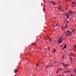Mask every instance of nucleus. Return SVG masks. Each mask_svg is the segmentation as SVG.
Here are the masks:
<instances>
[{
  "label": "nucleus",
  "mask_w": 76,
  "mask_h": 76,
  "mask_svg": "<svg viewBox=\"0 0 76 76\" xmlns=\"http://www.w3.org/2000/svg\"><path fill=\"white\" fill-rule=\"evenodd\" d=\"M66 33L68 34L67 35H72V33H71V32L70 31H69V30H68L66 31Z\"/></svg>",
  "instance_id": "obj_1"
},
{
  "label": "nucleus",
  "mask_w": 76,
  "mask_h": 76,
  "mask_svg": "<svg viewBox=\"0 0 76 76\" xmlns=\"http://www.w3.org/2000/svg\"><path fill=\"white\" fill-rule=\"evenodd\" d=\"M70 15L69 14H66V16H67V19H69V16H70Z\"/></svg>",
  "instance_id": "obj_2"
},
{
  "label": "nucleus",
  "mask_w": 76,
  "mask_h": 76,
  "mask_svg": "<svg viewBox=\"0 0 76 76\" xmlns=\"http://www.w3.org/2000/svg\"><path fill=\"white\" fill-rule=\"evenodd\" d=\"M18 69H16L14 70V72L15 73H16L18 72Z\"/></svg>",
  "instance_id": "obj_3"
},
{
  "label": "nucleus",
  "mask_w": 76,
  "mask_h": 76,
  "mask_svg": "<svg viewBox=\"0 0 76 76\" xmlns=\"http://www.w3.org/2000/svg\"><path fill=\"white\" fill-rule=\"evenodd\" d=\"M63 65L64 66H65L64 67H67L68 66L66 64H64Z\"/></svg>",
  "instance_id": "obj_4"
},
{
  "label": "nucleus",
  "mask_w": 76,
  "mask_h": 76,
  "mask_svg": "<svg viewBox=\"0 0 76 76\" xmlns=\"http://www.w3.org/2000/svg\"><path fill=\"white\" fill-rule=\"evenodd\" d=\"M65 22H66V23H69V20H65Z\"/></svg>",
  "instance_id": "obj_5"
},
{
  "label": "nucleus",
  "mask_w": 76,
  "mask_h": 76,
  "mask_svg": "<svg viewBox=\"0 0 76 76\" xmlns=\"http://www.w3.org/2000/svg\"><path fill=\"white\" fill-rule=\"evenodd\" d=\"M52 3H53L54 5H55V6L56 5V4H55V2H54L52 1Z\"/></svg>",
  "instance_id": "obj_6"
},
{
  "label": "nucleus",
  "mask_w": 76,
  "mask_h": 76,
  "mask_svg": "<svg viewBox=\"0 0 76 76\" xmlns=\"http://www.w3.org/2000/svg\"><path fill=\"white\" fill-rule=\"evenodd\" d=\"M71 14H72V12L71 11H70L69 14L70 15Z\"/></svg>",
  "instance_id": "obj_7"
},
{
  "label": "nucleus",
  "mask_w": 76,
  "mask_h": 76,
  "mask_svg": "<svg viewBox=\"0 0 76 76\" xmlns=\"http://www.w3.org/2000/svg\"><path fill=\"white\" fill-rule=\"evenodd\" d=\"M66 46H67V45H66V44H65V46L64 47V48H66Z\"/></svg>",
  "instance_id": "obj_8"
},
{
  "label": "nucleus",
  "mask_w": 76,
  "mask_h": 76,
  "mask_svg": "<svg viewBox=\"0 0 76 76\" xmlns=\"http://www.w3.org/2000/svg\"><path fill=\"white\" fill-rule=\"evenodd\" d=\"M53 53H56V49H53Z\"/></svg>",
  "instance_id": "obj_9"
},
{
  "label": "nucleus",
  "mask_w": 76,
  "mask_h": 76,
  "mask_svg": "<svg viewBox=\"0 0 76 76\" xmlns=\"http://www.w3.org/2000/svg\"><path fill=\"white\" fill-rule=\"evenodd\" d=\"M58 42L59 43H61V41H59Z\"/></svg>",
  "instance_id": "obj_10"
},
{
  "label": "nucleus",
  "mask_w": 76,
  "mask_h": 76,
  "mask_svg": "<svg viewBox=\"0 0 76 76\" xmlns=\"http://www.w3.org/2000/svg\"><path fill=\"white\" fill-rule=\"evenodd\" d=\"M71 5H72V6L73 7H74V6H75V5H73V4H71Z\"/></svg>",
  "instance_id": "obj_11"
},
{
  "label": "nucleus",
  "mask_w": 76,
  "mask_h": 76,
  "mask_svg": "<svg viewBox=\"0 0 76 76\" xmlns=\"http://www.w3.org/2000/svg\"><path fill=\"white\" fill-rule=\"evenodd\" d=\"M70 72V70L66 71L67 72Z\"/></svg>",
  "instance_id": "obj_12"
},
{
  "label": "nucleus",
  "mask_w": 76,
  "mask_h": 76,
  "mask_svg": "<svg viewBox=\"0 0 76 76\" xmlns=\"http://www.w3.org/2000/svg\"><path fill=\"white\" fill-rule=\"evenodd\" d=\"M58 9H59V10H61V8L60 7H58Z\"/></svg>",
  "instance_id": "obj_13"
},
{
  "label": "nucleus",
  "mask_w": 76,
  "mask_h": 76,
  "mask_svg": "<svg viewBox=\"0 0 76 76\" xmlns=\"http://www.w3.org/2000/svg\"><path fill=\"white\" fill-rule=\"evenodd\" d=\"M51 40H52V39L50 38V40H49V42H50V41H51Z\"/></svg>",
  "instance_id": "obj_14"
},
{
  "label": "nucleus",
  "mask_w": 76,
  "mask_h": 76,
  "mask_svg": "<svg viewBox=\"0 0 76 76\" xmlns=\"http://www.w3.org/2000/svg\"><path fill=\"white\" fill-rule=\"evenodd\" d=\"M75 2H73L72 4H75Z\"/></svg>",
  "instance_id": "obj_15"
},
{
  "label": "nucleus",
  "mask_w": 76,
  "mask_h": 76,
  "mask_svg": "<svg viewBox=\"0 0 76 76\" xmlns=\"http://www.w3.org/2000/svg\"><path fill=\"white\" fill-rule=\"evenodd\" d=\"M59 41H61V38H60L59 39Z\"/></svg>",
  "instance_id": "obj_16"
},
{
  "label": "nucleus",
  "mask_w": 76,
  "mask_h": 76,
  "mask_svg": "<svg viewBox=\"0 0 76 76\" xmlns=\"http://www.w3.org/2000/svg\"><path fill=\"white\" fill-rule=\"evenodd\" d=\"M35 43H33L32 44V45H35Z\"/></svg>",
  "instance_id": "obj_17"
},
{
  "label": "nucleus",
  "mask_w": 76,
  "mask_h": 76,
  "mask_svg": "<svg viewBox=\"0 0 76 76\" xmlns=\"http://www.w3.org/2000/svg\"><path fill=\"white\" fill-rule=\"evenodd\" d=\"M47 39V40L48 39H47V38H45V39H43V40H44V39Z\"/></svg>",
  "instance_id": "obj_18"
},
{
  "label": "nucleus",
  "mask_w": 76,
  "mask_h": 76,
  "mask_svg": "<svg viewBox=\"0 0 76 76\" xmlns=\"http://www.w3.org/2000/svg\"><path fill=\"white\" fill-rule=\"evenodd\" d=\"M63 45H61L60 46L61 47H63Z\"/></svg>",
  "instance_id": "obj_19"
},
{
  "label": "nucleus",
  "mask_w": 76,
  "mask_h": 76,
  "mask_svg": "<svg viewBox=\"0 0 76 76\" xmlns=\"http://www.w3.org/2000/svg\"><path fill=\"white\" fill-rule=\"evenodd\" d=\"M39 66V64H38V63L37 64V66Z\"/></svg>",
  "instance_id": "obj_20"
},
{
  "label": "nucleus",
  "mask_w": 76,
  "mask_h": 76,
  "mask_svg": "<svg viewBox=\"0 0 76 76\" xmlns=\"http://www.w3.org/2000/svg\"><path fill=\"white\" fill-rule=\"evenodd\" d=\"M49 67V66H48L46 67V68H47V67Z\"/></svg>",
  "instance_id": "obj_21"
},
{
  "label": "nucleus",
  "mask_w": 76,
  "mask_h": 76,
  "mask_svg": "<svg viewBox=\"0 0 76 76\" xmlns=\"http://www.w3.org/2000/svg\"><path fill=\"white\" fill-rule=\"evenodd\" d=\"M56 73H58V71H56Z\"/></svg>",
  "instance_id": "obj_22"
},
{
  "label": "nucleus",
  "mask_w": 76,
  "mask_h": 76,
  "mask_svg": "<svg viewBox=\"0 0 76 76\" xmlns=\"http://www.w3.org/2000/svg\"><path fill=\"white\" fill-rule=\"evenodd\" d=\"M60 70H62V69H61V68H60Z\"/></svg>",
  "instance_id": "obj_23"
},
{
  "label": "nucleus",
  "mask_w": 76,
  "mask_h": 76,
  "mask_svg": "<svg viewBox=\"0 0 76 76\" xmlns=\"http://www.w3.org/2000/svg\"><path fill=\"white\" fill-rule=\"evenodd\" d=\"M45 10V8H44L43 9V11Z\"/></svg>",
  "instance_id": "obj_24"
},
{
  "label": "nucleus",
  "mask_w": 76,
  "mask_h": 76,
  "mask_svg": "<svg viewBox=\"0 0 76 76\" xmlns=\"http://www.w3.org/2000/svg\"><path fill=\"white\" fill-rule=\"evenodd\" d=\"M64 58V55L63 57V58Z\"/></svg>",
  "instance_id": "obj_25"
},
{
  "label": "nucleus",
  "mask_w": 76,
  "mask_h": 76,
  "mask_svg": "<svg viewBox=\"0 0 76 76\" xmlns=\"http://www.w3.org/2000/svg\"><path fill=\"white\" fill-rule=\"evenodd\" d=\"M65 26H66L65 27H67V25H66Z\"/></svg>",
  "instance_id": "obj_26"
},
{
  "label": "nucleus",
  "mask_w": 76,
  "mask_h": 76,
  "mask_svg": "<svg viewBox=\"0 0 76 76\" xmlns=\"http://www.w3.org/2000/svg\"><path fill=\"white\" fill-rule=\"evenodd\" d=\"M67 72V71H66L65 72V73H66V72Z\"/></svg>",
  "instance_id": "obj_27"
},
{
  "label": "nucleus",
  "mask_w": 76,
  "mask_h": 76,
  "mask_svg": "<svg viewBox=\"0 0 76 76\" xmlns=\"http://www.w3.org/2000/svg\"><path fill=\"white\" fill-rule=\"evenodd\" d=\"M66 28V26H65V27H64V28Z\"/></svg>",
  "instance_id": "obj_28"
},
{
  "label": "nucleus",
  "mask_w": 76,
  "mask_h": 76,
  "mask_svg": "<svg viewBox=\"0 0 76 76\" xmlns=\"http://www.w3.org/2000/svg\"><path fill=\"white\" fill-rule=\"evenodd\" d=\"M74 31H75L74 30H73V31H72V32H73Z\"/></svg>",
  "instance_id": "obj_29"
},
{
  "label": "nucleus",
  "mask_w": 76,
  "mask_h": 76,
  "mask_svg": "<svg viewBox=\"0 0 76 76\" xmlns=\"http://www.w3.org/2000/svg\"><path fill=\"white\" fill-rule=\"evenodd\" d=\"M65 14L66 15V14H67V13L66 12H65Z\"/></svg>",
  "instance_id": "obj_30"
},
{
  "label": "nucleus",
  "mask_w": 76,
  "mask_h": 76,
  "mask_svg": "<svg viewBox=\"0 0 76 76\" xmlns=\"http://www.w3.org/2000/svg\"><path fill=\"white\" fill-rule=\"evenodd\" d=\"M48 39H50V37H48Z\"/></svg>",
  "instance_id": "obj_31"
},
{
  "label": "nucleus",
  "mask_w": 76,
  "mask_h": 76,
  "mask_svg": "<svg viewBox=\"0 0 76 76\" xmlns=\"http://www.w3.org/2000/svg\"><path fill=\"white\" fill-rule=\"evenodd\" d=\"M58 71H60V70L58 69Z\"/></svg>",
  "instance_id": "obj_32"
},
{
  "label": "nucleus",
  "mask_w": 76,
  "mask_h": 76,
  "mask_svg": "<svg viewBox=\"0 0 76 76\" xmlns=\"http://www.w3.org/2000/svg\"><path fill=\"white\" fill-rule=\"evenodd\" d=\"M44 11V12H45V11Z\"/></svg>",
  "instance_id": "obj_33"
},
{
  "label": "nucleus",
  "mask_w": 76,
  "mask_h": 76,
  "mask_svg": "<svg viewBox=\"0 0 76 76\" xmlns=\"http://www.w3.org/2000/svg\"><path fill=\"white\" fill-rule=\"evenodd\" d=\"M64 48H64L62 49V50H63V49H64Z\"/></svg>",
  "instance_id": "obj_34"
},
{
  "label": "nucleus",
  "mask_w": 76,
  "mask_h": 76,
  "mask_svg": "<svg viewBox=\"0 0 76 76\" xmlns=\"http://www.w3.org/2000/svg\"><path fill=\"white\" fill-rule=\"evenodd\" d=\"M43 7L44 8V7H45V6H43Z\"/></svg>",
  "instance_id": "obj_35"
},
{
  "label": "nucleus",
  "mask_w": 76,
  "mask_h": 76,
  "mask_svg": "<svg viewBox=\"0 0 76 76\" xmlns=\"http://www.w3.org/2000/svg\"><path fill=\"white\" fill-rule=\"evenodd\" d=\"M47 38H48V37H47Z\"/></svg>",
  "instance_id": "obj_36"
},
{
  "label": "nucleus",
  "mask_w": 76,
  "mask_h": 76,
  "mask_svg": "<svg viewBox=\"0 0 76 76\" xmlns=\"http://www.w3.org/2000/svg\"><path fill=\"white\" fill-rule=\"evenodd\" d=\"M52 65H53V64H52L51 65H50V66H52Z\"/></svg>",
  "instance_id": "obj_37"
},
{
  "label": "nucleus",
  "mask_w": 76,
  "mask_h": 76,
  "mask_svg": "<svg viewBox=\"0 0 76 76\" xmlns=\"http://www.w3.org/2000/svg\"><path fill=\"white\" fill-rule=\"evenodd\" d=\"M56 61H55V63H56Z\"/></svg>",
  "instance_id": "obj_38"
},
{
  "label": "nucleus",
  "mask_w": 76,
  "mask_h": 76,
  "mask_svg": "<svg viewBox=\"0 0 76 76\" xmlns=\"http://www.w3.org/2000/svg\"><path fill=\"white\" fill-rule=\"evenodd\" d=\"M43 1H45V0H43Z\"/></svg>",
  "instance_id": "obj_39"
},
{
  "label": "nucleus",
  "mask_w": 76,
  "mask_h": 76,
  "mask_svg": "<svg viewBox=\"0 0 76 76\" xmlns=\"http://www.w3.org/2000/svg\"><path fill=\"white\" fill-rule=\"evenodd\" d=\"M49 49H50V47H49Z\"/></svg>",
  "instance_id": "obj_40"
},
{
  "label": "nucleus",
  "mask_w": 76,
  "mask_h": 76,
  "mask_svg": "<svg viewBox=\"0 0 76 76\" xmlns=\"http://www.w3.org/2000/svg\"><path fill=\"white\" fill-rule=\"evenodd\" d=\"M72 76H75V75H73Z\"/></svg>",
  "instance_id": "obj_41"
},
{
  "label": "nucleus",
  "mask_w": 76,
  "mask_h": 76,
  "mask_svg": "<svg viewBox=\"0 0 76 76\" xmlns=\"http://www.w3.org/2000/svg\"><path fill=\"white\" fill-rule=\"evenodd\" d=\"M69 40L70 41V39H69Z\"/></svg>",
  "instance_id": "obj_42"
},
{
  "label": "nucleus",
  "mask_w": 76,
  "mask_h": 76,
  "mask_svg": "<svg viewBox=\"0 0 76 76\" xmlns=\"http://www.w3.org/2000/svg\"><path fill=\"white\" fill-rule=\"evenodd\" d=\"M71 76H72V74L71 75Z\"/></svg>",
  "instance_id": "obj_43"
},
{
  "label": "nucleus",
  "mask_w": 76,
  "mask_h": 76,
  "mask_svg": "<svg viewBox=\"0 0 76 76\" xmlns=\"http://www.w3.org/2000/svg\"><path fill=\"white\" fill-rule=\"evenodd\" d=\"M75 49H76V48H75Z\"/></svg>",
  "instance_id": "obj_44"
},
{
  "label": "nucleus",
  "mask_w": 76,
  "mask_h": 76,
  "mask_svg": "<svg viewBox=\"0 0 76 76\" xmlns=\"http://www.w3.org/2000/svg\"><path fill=\"white\" fill-rule=\"evenodd\" d=\"M62 41H63V40H62Z\"/></svg>",
  "instance_id": "obj_45"
},
{
  "label": "nucleus",
  "mask_w": 76,
  "mask_h": 76,
  "mask_svg": "<svg viewBox=\"0 0 76 76\" xmlns=\"http://www.w3.org/2000/svg\"><path fill=\"white\" fill-rule=\"evenodd\" d=\"M29 50H30V49H29Z\"/></svg>",
  "instance_id": "obj_46"
},
{
  "label": "nucleus",
  "mask_w": 76,
  "mask_h": 76,
  "mask_svg": "<svg viewBox=\"0 0 76 76\" xmlns=\"http://www.w3.org/2000/svg\"><path fill=\"white\" fill-rule=\"evenodd\" d=\"M72 60V59H71V60Z\"/></svg>",
  "instance_id": "obj_47"
}]
</instances>
